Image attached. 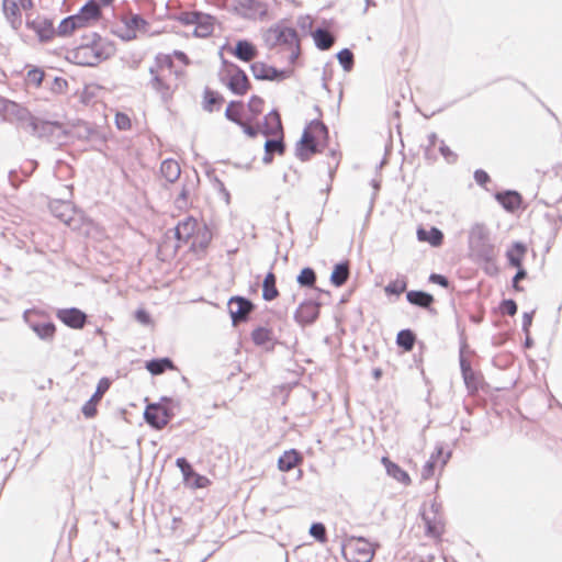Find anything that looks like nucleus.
<instances>
[{
    "instance_id": "obj_12",
    "label": "nucleus",
    "mask_w": 562,
    "mask_h": 562,
    "mask_svg": "<svg viewBox=\"0 0 562 562\" xmlns=\"http://www.w3.org/2000/svg\"><path fill=\"white\" fill-rule=\"evenodd\" d=\"M109 387L110 381L106 378H102L97 385L94 394L82 406V414L87 418H92L97 414L95 405L102 398L103 394L109 390Z\"/></svg>"
},
{
    "instance_id": "obj_24",
    "label": "nucleus",
    "mask_w": 562,
    "mask_h": 562,
    "mask_svg": "<svg viewBox=\"0 0 562 562\" xmlns=\"http://www.w3.org/2000/svg\"><path fill=\"white\" fill-rule=\"evenodd\" d=\"M381 461L385 467L386 473L394 480L404 484L411 483L408 473L401 469L396 463L392 462L387 457H383Z\"/></svg>"
},
{
    "instance_id": "obj_28",
    "label": "nucleus",
    "mask_w": 562,
    "mask_h": 562,
    "mask_svg": "<svg viewBox=\"0 0 562 562\" xmlns=\"http://www.w3.org/2000/svg\"><path fill=\"white\" fill-rule=\"evenodd\" d=\"M313 38L315 46L321 50L329 49L335 43L334 35L326 29L322 27H318L314 31Z\"/></svg>"
},
{
    "instance_id": "obj_37",
    "label": "nucleus",
    "mask_w": 562,
    "mask_h": 562,
    "mask_svg": "<svg viewBox=\"0 0 562 562\" xmlns=\"http://www.w3.org/2000/svg\"><path fill=\"white\" fill-rule=\"evenodd\" d=\"M224 101L223 97L214 92L213 90L206 88L204 90V104L203 109L207 112H213L215 105H220Z\"/></svg>"
},
{
    "instance_id": "obj_14",
    "label": "nucleus",
    "mask_w": 562,
    "mask_h": 562,
    "mask_svg": "<svg viewBox=\"0 0 562 562\" xmlns=\"http://www.w3.org/2000/svg\"><path fill=\"white\" fill-rule=\"evenodd\" d=\"M27 26L33 30L41 42H47L55 35L53 22L47 19H36L27 21Z\"/></svg>"
},
{
    "instance_id": "obj_31",
    "label": "nucleus",
    "mask_w": 562,
    "mask_h": 562,
    "mask_svg": "<svg viewBox=\"0 0 562 562\" xmlns=\"http://www.w3.org/2000/svg\"><path fill=\"white\" fill-rule=\"evenodd\" d=\"M31 328L42 340H52L56 331L55 324L52 322L33 323Z\"/></svg>"
},
{
    "instance_id": "obj_29",
    "label": "nucleus",
    "mask_w": 562,
    "mask_h": 562,
    "mask_svg": "<svg viewBox=\"0 0 562 562\" xmlns=\"http://www.w3.org/2000/svg\"><path fill=\"white\" fill-rule=\"evenodd\" d=\"M349 263L348 261H342L334 266V269L330 274V282L335 286L344 285L349 278Z\"/></svg>"
},
{
    "instance_id": "obj_10",
    "label": "nucleus",
    "mask_w": 562,
    "mask_h": 562,
    "mask_svg": "<svg viewBox=\"0 0 562 562\" xmlns=\"http://www.w3.org/2000/svg\"><path fill=\"white\" fill-rule=\"evenodd\" d=\"M321 303L315 300L303 301L294 313V319L302 326L313 324L319 315Z\"/></svg>"
},
{
    "instance_id": "obj_19",
    "label": "nucleus",
    "mask_w": 562,
    "mask_h": 562,
    "mask_svg": "<svg viewBox=\"0 0 562 562\" xmlns=\"http://www.w3.org/2000/svg\"><path fill=\"white\" fill-rule=\"evenodd\" d=\"M198 222L192 217L178 223L175 228V236L179 241H188L189 238L194 234Z\"/></svg>"
},
{
    "instance_id": "obj_5",
    "label": "nucleus",
    "mask_w": 562,
    "mask_h": 562,
    "mask_svg": "<svg viewBox=\"0 0 562 562\" xmlns=\"http://www.w3.org/2000/svg\"><path fill=\"white\" fill-rule=\"evenodd\" d=\"M310 126L313 130V132H310L307 128H305L302 138L299 143V146L296 148V156L302 161L308 160L311 155L318 151L316 143L317 137L322 136L324 138H327L328 136V128L323 122L314 120L311 122Z\"/></svg>"
},
{
    "instance_id": "obj_60",
    "label": "nucleus",
    "mask_w": 562,
    "mask_h": 562,
    "mask_svg": "<svg viewBox=\"0 0 562 562\" xmlns=\"http://www.w3.org/2000/svg\"><path fill=\"white\" fill-rule=\"evenodd\" d=\"M429 281L431 283L439 284L442 288H448V285H449L448 278L442 274H438V273H431L429 276Z\"/></svg>"
},
{
    "instance_id": "obj_33",
    "label": "nucleus",
    "mask_w": 562,
    "mask_h": 562,
    "mask_svg": "<svg viewBox=\"0 0 562 562\" xmlns=\"http://www.w3.org/2000/svg\"><path fill=\"white\" fill-rule=\"evenodd\" d=\"M3 10L12 26L18 29L21 25L20 5L15 1L4 0Z\"/></svg>"
},
{
    "instance_id": "obj_26",
    "label": "nucleus",
    "mask_w": 562,
    "mask_h": 562,
    "mask_svg": "<svg viewBox=\"0 0 562 562\" xmlns=\"http://www.w3.org/2000/svg\"><path fill=\"white\" fill-rule=\"evenodd\" d=\"M160 172L168 182L173 183L179 179L181 169L178 161L169 158L161 162Z\"/></svg>"
},
{
    "instance_id": "obj_41",
    "label": "nucleus",
    "mask_w": 562,
    "mask_h": 562,
    "mask_svg": "<svg viewBox=\"0 0 562 562\" xmlns=\"http://www.w3.org/2000/svg\"><path fill=\"white\" fill-rule=\"evenodd\" d=\"M265 101L262 98L258 95H252L248 102V110L251 113V116L247 120V122H252L257 119L259 114H261L263 110Z\"/></svg>"
},
{
    "instance_id": "obj_42",
    "label": "nucleus",
    "mask_w": 562,
    "mask_h": 562,
    "mask_svg": "<svg viewBox=\"0 0 562 562\" xmlns=\"http://www.w3.org/2000/svg\"><path fill=\"white\" fill-rule=\"evenodd\" d=\"M241 105V101H231L225 111L226 119L236 123L238 126L240 123H243V120L240 119V111L238 110V106Z\"/></svg>"
},
{
    "instance_id": "obj_11",
    "label": "nucleus",
    "mask_w": 562,
    "mask_h": 562,
    "mask_svg": "<svg viewBox=\"0 0 562 562\" xmlns=\"http://www.w3.org/2000/svg\"><path fill=\"white\" fill-rule=\"evenodd\" d=\"M56 316L66 326L74 329H81L87 323V314L77 307L60 308Z\"/></svg>"
},
{
    "instance_id": "obj_20",
    "label": "nucleus",
    "mask_w": 562,
    "mask_h": 562,
    "mask_svg": "<svg viewBox=\"0 0 562 562\" xmlns=\"http://www.w3.org/2000/svg\"><path fill=\"white\" fill-rule=\"evenodd\" d=\"M417 238L419 241H427L432 247H438L443 241V233L437 227H431L430 229L419 227L417 229Z\"/></svg>"
},
{
    "instance_id": "obj_22",
    "label": "nucleus",
    "mask_w": 562,
    "mask_h": 562,
    "mask_svg": "<svg viewBox=\"0 0 562 562\" xmlns=\"http://www.w3.org/2000/svg\"><path fill=\"white\" fill-rule=\"evenodd\" d=\"M145 368L153 375H159V374H162L167 370L176 369L173 361L168 357L155 358V359L148 360V361H146Z\"/></svg>"
},
{
    "instance_id": "obj_6",
    "label": "nucleus",
    "mask_w": 562,
    "mask_h": 562,
    "mask_svg": "<svg viewBox=\"0 0 562 562\" xmlns=\"http://www.w3.org/2000/svg\"><path fill=\"white\" fill-rule=\"evenodd\" d=\"M223 64L226 66V75L222 76V81L234 94L244 95L250 88L246 72L234 63L223 59Z\"/></svg>"
},
{
    "instance_id": "obj_15",
    "label": "nucleus",
    "mask_w": 562,
    "mask_h": 562,
    "mask_svg": "<svg viewBox=\"0 0 562 562\" xmlns=\"http://www.w3.org/2000/svg\"><path fill=\"white\" fill-rule=\"evenodd\" d=\"M232 54L241 61H250L258 55L257 47L247 40L237 41L235 47L231 50Z\"/></svg>"
},
{
    "instance_id": "obj_44",
    "label": "nucleus",
    "mask_w": 562,
    "mask_h": 562,
    "mask_svg": "<svg viewBox=\"0 0 562 562\" xmlns=\"http://www.w3.org/2000/svg\"><path fill=\"white\" fill-rule=\"evenodd\" d=\"M406 288H407V282L405 281V279H396L394 281H391L385 286L384 290H385L386 294L400 295L401 293L406 291Z\"/></svg>"
},
{
    "instance_id": "obj_18",
    "label": "nucleus",
    "mask_w": 562,
    "mask_h": 562,
    "mask_svg": "<svg viewBox=\"0 0 562 562\" xmlns=\"http://www.w3.org/2000/svg\"><path fill=\"white\" fill-rule=\"evenodd\" d=\"M214 23L215 19L212 15L201 12L194 25L193 34L202 38L210 36L214 31Z\"/></svg>"
},
{
    "instance_id": "obj_39",
    "label": "nucleus",
    "mask_w": 562,
    "mask_h": 562,
    "mask_svg": "<svg viewBox=\"0 0 562 562\" xmlns=\"http://www.w3.org/2000/svg\"><path fill=\"white\" fill-rule=\"evenodd\" d=\"M88 22L97 21L101 16V9L91 1H88L79 11Z\"/></svg>"
},
{
    "instance_id": "obj_51",
    "label": "nucleus",
    "mask_w": 562,
    "mask_h": 562,
    "mask_svg": "<svg viewBox=\"0 0 562 562\" xmlns=\"http://www.w3.org/2000/svg\"><path fill=\"white\" fill-rule=\"evenodd\" d=\"M289 74H290V71H288V70H280V69H277L276 67L269 66V69H268L269 78H267V80L281 81V80L285 79L286 77H289Z\"/></svg>"
},
{
    "instance_id": "obj_46",
    "label": "nucleus",
    "mask_w": 562,
    "mask_h": 562,
    "mask_svg": "<svg viewBox=\"0 0 562 562\" xmlns=\"http://www.w3.org/2000/svg\"><path fill=\"white\" fill-rule=\"evenodd\" d=\"M310 535L322 543L326 542L327 540L326 528L322 522H313L310 528Z\"/></svg>"
},
{
    "instance_id": "obj_61",
    "label": "nucleus",
    "mask_w": 562,
    "mask_h": 562,
    "mask_svg": "<svg viewBox=\"0 0 562 562\" xmlns=\"http://www.w3.org/2000/svg\"><path fill=\"white\" fill-rule=\"evenodd\" d=\"M533 311L532 312H526L524 313L522 315V331L525 334H529V328L532 324V318H533Z\"/></svg>"
},
{
    "instance_id": "obj_43",
    "label": "nucleus",
    "mask_w": 562,
    "mask_h": 562,
    "mask_svg": "<svg viewBox=\"0 0 562 562\" xmlns=\"http://www.w3.org/2000/svg\"><path fill=\"white\" fill-rule=\"evenodd\" d=\"M176 465L181 471L184 482L190 483L191 475L194 474L195 471L193 470L192 465L188 462V460L182 457L178 458L176 460Z\"/></svg>"
},
{
    "instance_id": "obj_57",
    "label": "nucleus",
    "mask_w": 562,
    "mask_h": 562,
    "mask_svg": "<svg viewBox=\"0 0 562 562\" xmlns=\"http://www.w3.org/2000/svg\"><path fill=\"white\" fill-rule=\"evenodd\" d=\"M474 180L479 186L484 187L490 182V176L483 169H477L474 171Z\"/></svg>"
},
{
    "instance_id": "obj_64",
    "label": "nucleus",
    "mask_w": 562,
    "mask_h": 562,
    "mask_svg": "<svg viewBox=\"0 0 562 562\" xmlns=\"http://www.w3.org/2000/svg\"><path fill=\"white\" fill-rule=\"evenodd\" d=\"M462 376L468 389H476L475 374L472 370H470V372H467V374H463Z\"/></svg>"
},
{
    "instance_id": "obj_1",
    "label": "nucleus",
    "mask_w": 562,
    "mask_h": 562,
    "mask_svg": "<svg viewBox=\"0 0 562 562\" xmlns=\"http://www.w3.org/2000/svg\"><path fill=\"white\" fill-rule=\"evenodd\" d=\"M115 53L114 45L97 33L86 37V42L67 52V59L80 66H97Z\"/></svg>"
},
{
    "instance_id": "obj_32",
    "label": "nucleus",
    "mask_w": 562,
    "mask_h": 562,
    "mask_svg": "<svg viewBox=\"0 0 562 562\" xmlns=\"http://www.w3.org/2000/svg\"><path fill=\"white\" fill-rule=\"evenodd\" d=\"M150 74L153 75L150 80L153 89L160 93L162 100L167 101L172 94L169 85L166 83L161 76L155 72L154 68H150Z\"/></svg>"
},
{
    "instance_id": "obj_56",
    "label": "nucleus",
    "mask_w": 562,
    "mask_h": 562,
    "mask_svg": "<svg viewBox=\"0 0 562 562\" xmlns=\"http://www.w3.org/2000/svg\"><path fill=\"white\" fill-rule=\"evenodd\" d=\"M191 479L193 480L192 482L190 481V485L194 488H202V487H205L206 484L209 483V479L201 475V474H198L196 472H194V474L191 475Z\"/></svg>"
},
{
    "instance_id": "obj_45",
    "label": "nucleus",
    "mask_w": 562,
    "mask_h": 562,
    "mask_svg": "<svg viewBox=\"0 0 562 562\" xmlns=\"http://www.w3.org/2000/svg\"><path fill=\"white\" fill-rule=\"evenodd\" d=\"M268 69L269 65L261 61H256L250 66L252 76L258 80H267V78H269Z\"/></svg>"
},
{
    "instance_id": "obj_34",
    "label": "nucleus",
    "mask_w": 562,
    "mask_h": 562,
    "mask_svg": "<svg viewBox=\"0 0 562 562\" xmlns=\"http://www.w3.org/2000/svg\"><path fill=\"white\" fill-rule=\"evenodd\" d=\"M251 339L255 345L263 347L273 340V333L268 327L259 326L252 330Z\"/></svg>"
},
{
    "instance_id": "obj_47",
    "label": "nucleus",
    "mask_w": 562,
    "mask_h": 562,
    "mask_svg": "<svg viewBox=\"0 0 562 562\" xmlns=\"http://www.w3.org/2000/svg\"><path fill=\"white\" fill-rule=\"evenodd\" d=\"M278 138L267 139L265 143V150L269 151V149L272 150V153L283 154L285 150V145L282 139V135H279Z\"/></svg>"
},
{
    "instance_id": "obj_48",
    "label": "nucleus",
    "mask_w": 562,
    "mask_h": 562,
    "mask_svg": "<svg viewBox=\"0 0 562 562\" xmlns=\"http://www.w3.org/2000/svg\"><path fill=\"white\" fill-rule=\"evenodd\" d=\"M75 30L76 27L74 24V19L67 16L59 23L57 31H55V34L57 33L59 36H67L71 34Z\"/></svg>"
},
{
    "instance_id": "obj_62",
    "label": "nucleus",
    "mask_w": 562,
    "mask_h": 562,
    "mask_svg": "<svg viewBox=\"0 0 562 562\" xmlns=\"http://www.w3.org/2000/svg\"><path fill=\"white\" fill-rule=\"evenodd\" d=\"M69 18L74 19V24L76 29H81L90 24V22H88L87 19H83V16L79 12L77 14L69 15Z\"/></svg>"
},
{
    "instance_id": "obj_52",
    "label": "nucleus",
    "mask_w": 562,
    "mask_h": 562,
    "mask_svg": "<svg viewBox=\"0 0 562 562\" xmlns=\"http://www.w3.org/2000/svg\"><path fill=\"white\" fill-rule=\"evenodd\" d=\"M26 78L30 83H33L34 86L38 87L43 81L44 71L38 68H33L29 70Z\"/></svg>"
},
{
    "instance_id": "obj_59",
    "label": "nucleus",
    "mask_w": 562,
    "mask_h": 562,
    "mask_svg": "<svg viewBox=\"0 0 562 562\" xmlns=\"http://www.w3.org/2000/svg\"><path fill=\"white\" fill-rule=\"evenodd\" d=\"M527 277V271L521 267V268H517V272L516 274L514 276L512 282H513V288L516 290V291H521L522 288L518 285V282L522 279H525Z\"/></svg>"
},
{
    "instance_id": "obj_21",
    "label": "nucleus",
    "mask_w": 562,
    "mask_h": 562,
    "mask_svg": "<svg viewBox=\"0 0 562 562\" xmlns=\"http://www.w3.org/2000/svg\"><path fill=\"white\" fill-rule=\"evenodd\" d=\"M423 521L426 526V535L438 538L441 536L443 525L439 516L430 515L429 513L422 514Z\"/></svg>"
},
{
    "instance_id": "obj_55",
    "label": "nucleus",
    "mask_w": 562,
    "mask_h": 562,
    "mask_svg": "<svg viewBox=\"0 0 562 562\" xmlns=\"http://www.w3.org/2000/svg\"><path fill=\"white\" fill-rule=\"evenodd\" d=\"M115 124L119 130H127L131 127V120L124 113H116L115 115Z\"/></svg>"
},
{
    "instance_id": "obj_30",
    "label": "nucleus",
    "mask_w": 562,
    "mask_h": 562,
    "mask_svg": "<svg viewBox=\"0 0 562 562\" xmlns=\"http://www.w3.org/2000/svg\"><path fill=\"white\" fill-rule=\"evenodd\" d=\"M527 251L525 244L520 241L514 243L512 249L507 250L506 257L512 267L521 268L522 257Z\"/></svg>"
},
{
    "instance_id": "obj_13",
    "label": "nucleus",
    "mask_w": 562,
    "mask_h": 562,
    "mask_svg": "<svg viewBox=\"0 0 562 562\" xmlns=\"http://www.w3.org/2000/svg\"><path fill=\"white\" fill-rule=\"evenodd\" d=\"M450 457H451V451H448L443 456L442 447L441 446L436 447V451L434 453H431L429 460L423 467V470L420 473L422 480H429L434 475L436 463L439 460H441V465L443 467L447 464Z\"/></svg>"
},
{
    "instance_id": "obj_63",
    "label": "nucleus",
    "mask_w": 562,
    "mask_h": 562,
    "mask_svg": "<svg viewBox=\"0 0 562 562\" xmlns=\"http://www.w3.org/2000/svg\"><path fill=\"white\" fill-rule=\"evenodd\" d=\"M485 263L484 270L488 276H496L498 273V267L495 262V259L491 261H483Z\"/></svg>"
},
{
    "instance_id": "obj_16",
    "label": "nucleus",
    "mask_w": 562,
    "mask_h": 562,
    "mask_svg": "<svg viewBox=\"0 0 562 562\" xmlns=\"http://www.w3.org/2000/svg\"><path fill=\"white\" fill-rule=\"evenodd\" d=\"M262 134L266 136H279L282 135V123L280 114L277 110L270 111L263 119L262 122Z\"/></svg>"
},
{
    "instance_id": "obj_3",
    "label": "nucleus",
    "mask_w": 562,
    "mask_h": 562,
    "mask_svg": "<svg viewBox=\"0 0 562 562\" xmlns=\"http://www.w3.org/2000/svg\"><path fill=\"white\" fill-rule=\"evenodd\" d=\"M341 552L347 562H371L375 548L363 537L346 535L341 541Z\"/></svg>"
},
{
    "instance_id": "obj_9",
    "label": "nucleus",
    "mask_w": 562,
    "mask_h": 562,
    "mask_svg": "<svg viewBox=\"0 0 562 562\" xmlns=\"http://www.w3.org/2000/svg\"><path fill=\"white\" fill-rule=\"evenodd\" d=\"M227 305L234 325L246 322L255 310L249 299L238 295L231 297Z\"/></svg>"
},
{
    "instance_id": "obj_7",
    "label": "nucleus",
    "mask_w": 562,
    "mask_h": 562,
    "mask_svg": "<svg viewBox=\"0 0 562 562\" xmlns=\"http://www.w3.org/2000/svg\"><path fill=\"white\" fill-rule=\"evenodd\" d=\"M32 133L48 140H60L65 136V130L58 122L45 121L40 117H32L29 123Z\"/></svg>"
},
{
    "instance_id": "obj_58",
    "label": "nucleus",
    "mask_w": 562,
    "mask_h": 562,
    "mask_svg": "<svg viewBox=\"0 0 562 562\" xmlns=\"http://www.w3.org/2000/svg\"><path fill=\"white\" fill-rule=\"evenodd\" d=\"M250 122H245L239 124V126L243 128L244 133L248 135L249 137H256L258 133L260 132L259 126H252L249 124Z\"/></svg>"
},
{
    "instance_id": "obj_2",
    "label": "nucleus",
    "mask_w": 562,
    "mask_h": 562,
    "mask_svg": "<svg viewBox=\"0 0 562 562\" xmlns=\"http://www.w3.org/2000/svg\"><path fill=\"white\" fill-rule=\"evenodd\" d=\"M469 251L476 261H491L496 259V247L493 243L488 227L483 223H475L469 229Z\"/></svg>"
},
{
    "instance_id": "obj_35",
    "label": "nucleus",
    "mask_w": 562,
    "mask_h": 562,
    "mask_svg": "<svg viewBox=\"0 0 562 562\" xmlns=\"http://www.w3.org/2000/svg\"><path fill=\"white\" fill-rule=\"evenodd\" d=\"M416 335L411 329H402L396 336V344L405 351H411L414 348Z\"/></svg>"
},
{
    "instance_id": "obj_17",
    "label": "nucleus",
    "mask_w": 562,
    "mask_h": 562,
    "mask_svg": "<svg viewBox=\"0 0 562 562\" xmlns=\"http://www.w3.org/2000/svg\"><path fill=\"white\" fill-rule=\"evenodd\" d=\"M495 199L499 202V204L509 212L515 211L519 207L521 203V196L517 191L507 190L503 192H497L495 194Z\"/></svg>"
},
{
    "instance_id": "obj_8",
    "label": "nucleus",
    "mask_w": 562,
    "mask_h": 562,
    "mask_svg": "<svg viewBox=\"0 0 562 562\" xmlns=\"http://www.w3.org/2000/svg\"><path fill=\"white\" fill-rule=\"evenodd\" d=\"M172 416V411L161 403L148 404L144 412L146 423L158 430L162 429Z\"/></svg>"
},
{
    "instance_id": "obj_40",
    "label": "nucleus",
    "mask_w": 562,
    "mask_h": 562,
    "mask_svg": "<svg viewBox=\"0 0 562 562\" xmlns=\"http://www.w3.org/2000/svg\"><path fill=\"white\" fill-rule=\"evenodd\" d=\"M337 59L345 71H350L355 65L353 53L349 48H342L337 53Z\"/></svg>"
},
{
    "instance_id": "obj_4",
    "label": "nucleus",
    "mask_w": 562,
    "mask_h": 562,
    "mask_svg": "<svg viewBox=\"0 0 562 562\" xmlns=\"http://www.w3.org/2000/svg\"><path fill=\"white\" fill-rule=\"evenodd\" d=\"M265 44L269 48H273L276 46H286L289 48H295L296 50L292 53L291 58L295 59L300 53V40L297 32L293 27H289L284 24H276L270 26L263 33Z\"/></svg>"
},
{
    "instance_id": "obj_49",
    "label": "nucleus",
    "mask_w": 562,
    "mask_h": 562,
    "mask_svg": "<svg viewBox=\"0 0 562 562\" xmlns=\"http://www.w3.org/2000/svg\"><path fill=\"white\" fill-rule=\"evenodd\" d=\"M439 151L448 164H454L458 160V155L443 140L440 142Z\"/></svg>"
},
{
    "instance_id": "obj_50",
    "label": "nucleus",
    "mask_w": 562,
    "mask_h": 562,
    "mask_svg": "<svg viewBox=\"0 0 562 562\" xmlns=\"http://www.w3.org/2000/svg\"><path fill=\"white\" fill-rule=\"evenodd\" d=\"M499 308L503 313L514 316L517 313L518 306L514 300L506 299L502 301Z\"/></svg>"
},
{
    "instance_id": "obj_23",
    "label": "nucleus",
    "mask_w": 562,
    "mask_h": 562,
    "mask_svg": "<svg viewBox=\"0 0 562 562\" xmlns=\"http://www.w3.org/2000/svg\"><path fill=\"white\" fill-rule=\"evenodd\" d=\"M300 462H302L301 454L294 450L284 451L278 460V468L280 471L288 472L294 469Z\"/></svg>"
},
{
    "instance_id": "obj_27",
    "label": "nucleus",
    "mask_w": 562,
    "mask_h": 562,
    "mask_svg": "<svg viewBox=\"0 0 562 562\" xmlns=\"http://www.w3.org/2000/svg\"><path fill=\"white\" fill-rule=\"evenodd\" d=\"M279 295V291L277 289V278L272 271H269L262 283V299L265 301H273Z\"/></svg>"
},
{
    "instance_id": "obj_25",
    "label": "nucleus",
    "mask_w": 562,
    "mask_h": 562,
    "mask_svg": "<svg viewBox=\"0 0 562 562\" xmlns=\"http://www.w3.org/2000/svg\"><path fill=\"white\" fill-rule=\"evenodd\" d=\"M406 299L412 305L430 308L434 296L425 291L412 290L406 293Z\"/></svg>"
},
{
    "instance_id": "obj_36",
    "label": "nucleus",
    "mask_w": 562,
    "mask_h": 562,
    "mask_svg": "<svg viewBox=\"0 0 562 562\" xmlns=\"http://www.w3.org/2000/svg\"><path fill=\"white\" fill-rule=\"evenodd\" d=\"M54 215L66 224L72 220L71 212L72 207L67 202H56L52 206Z\"/></svg>"
},
{
    "instance_id": "obj_38",
    "label": "nucleus",
    "mask_w": 562,
    "mask_h": 562,
    "mask_svg": "<svg viewBox=\"0 0 562 562\" xmlns=\"http://www.w3.org/2000/svg\"><path fill=\"white\" fill-rule=\"evenodd\" d=\"M296 281L301 286L313 288L316 282V273L310 267L303 268L296 277Z\"/></svg>"
},
{
    "instance_id": "obj_53",
    "label": "nucleus",
    "mask_w": 562,
    "mask_h": 562,
    "mask_svg": "<svg viewBox=\"0 0 562 562\" xmlns=\"http://www.w3.org/2000/svg\"><path fill=\"white\" fill-rule=\"evenodd\" d=\"M200 13L201 12L199 11L183 12L179 16V21L186 25H195L196 20L200 16Z\"/></svg>"
},
{
    "instance_id": "obj_54",
    "label": "nucleus",
    "mask_w": 562,
    "mask_h": 562,
    "mask_svg": "<svg viewBox=\"0 0 562 562\" xmlns=\"http://www.w3.org/2000/svg\"><path fill=\"white\" fill-rule=\"evenodd\" d=\"M147 22L138 14L132 15L127 22V26L133 30H143Z\"/></svg>"
}]
</instances>
